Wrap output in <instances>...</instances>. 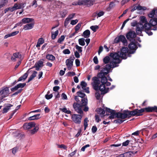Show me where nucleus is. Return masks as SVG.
<instances>
[{"label":"nucleus","instance_id":"f257e3e1","mask_svg":"<svg viewBox=\"0 0 157 157\" xmlns=\"http://www.w3.org/2000/svg\"><path fill=\"white\" fill-rule=\"evenodd\" d=\"M128 48L126 47H123L121 48V52H118V53H111L110 54V56L112 57L114 60L117 61H114L110 62L111 63L113 64V68L117 67L119 66L118 64L120 63L121 61L119 58H121L122 59H126L127 58V54H129Z\"/></svg>","mask_w":157,"mask_h":157},{"label":"nucleus","instance_id":"f03ea898","mask_svg":"<svg viewBox=\"0 0 157 157\" xmlns=\"http://www.w3.org/2000/svg\"><path fill=\"white\" fill-rule=\"evenodd\" d=\"M113 66L111 65L106 64L105 67L101 68L102 70L98 74V78H101V82L102 84L105 85L107 82V79L105 75H107L110 72V70L111 68H113Z\"/></svg>","mask_w":157,"mask_h":157},{"label":"nucleus","instance_id":"7ed1b4c3","mask_svg":"<svg viewBox=\"0 0 157 157\" xmlns=\"http://www.w3.org/2000/svg\"><path fill=\"white\" fill-rule=\"evenodd\" d=\"M157 24V18H154L151 19L150 21V23L148 22L145 23L144 25H142L143 29L144 31L149 36L152 35L153 33L151 32V27H154L155 29H153L154 30H155L157 28L156 27V25Z\"/></svg>","mask_w":157,"mask_h":157},{"label":"nucleus","instance_id":"20e7f679","mask_svg":"<svg viewBox=\"0 0 157 157\" xmlns=\"http://www.w3.org/2000/svg\"><path fill=\"white\" fill-rule=\"evenodd\" d=\"M73 107L75 111L78 113L81 114H83V112L82 109L85 112L88 111L89 109L86 102H74L73 105Z\"/></svg>","mask_w":157,"mask_h":157},{"label":"nucleus","instance_id":"39448f33","mask_svg":"<svg viewBox=\"0 0 157 157\" xmlns=\"http://www.w3.org/2000/svg\"><path fill=\"white\" fill-rule=\"evenodd\" d=\"M95 79H96L97 80H98V81H99V82H98V83H97L96 85L98 86V90L100 91L101 92V94H104L108 92L109 90V88H106L105 85H103L101 84L100 86H99V85L100 83V81L98 78L96 77H94L92 78V80L94 81L93 83V88H94V86L95 84Z\"/></svg>","mask_w":157,"mask_h":157},{"label":"nucleus","instance_id":"423d86ee","mask_svg":"<svg viewBox=\"0 0 157 157\" xmlns=\"http://www.w3.org/2000/svg\"><path fill=\"white\" fill-rule=\"evenodd\" d=\"M126 114L127 115V118H129L132 116H140L143 115L142 113L144 112L143 109H135L133 111H130L128 110H126Z\"/></svg>","mask_w":157,"mask_h":157},{"label":"nucleus","instance_id":"0eeeda50","mask_svg":"<svg viewBox=\"0 0 157 157\" xmlns=\"http://www.w3.org/2000/svg\"><path fill=\"white\" fill-rule=\"evenodd\" d=\"M77 95L75 96V99L77 102H83L88 104V100L86 94L81 91H79L76 93Z\"/></svg>","mask_w":157,"mask_h":157},{"label":"nucleus","instance_id":"6e6552de","mask_svg":"<svg viewBox=\"0 0 157 157\" xmlns=\"http://www.w3.org/2000/svg\"><path fill=\"white\" fill-rule=\"evenodd\" d=\"M83 114H73L71 116V119L75 124H79L81 123Z\"/></svg>","mask_w":157,"mask_h":157},{"label":"nucleus","instance_id":"1a4fd4ad","mask_svg":"<svg viewBox=\"0 0 157 157\" xmlns=\"http://www.w3.org/2000/svg\"><path fill=\"white\" fill-rule=\"evenodd\" d=\"M120 41L122 42L124 45H127V40L124 36L120 35L116 37L114 40V42L115 43H118Z\"/></svg>","mask_w":157,"mask_h":157},{"label":"nucleus","instance_id":"9d476101","mask_svg":"<svg viewBox=\"0 0 157 157\" xmlns=\"http://www.w3.org/2000/svg\"><path fill=\"white\" fill-rule=\"evenodd\" d=\"M126 36L128 40L131 41L133 39L135 40L134 38L136 37V34L135 31L130 30L126 34Z\"/></svg>","mask_w":157,"mask_h":157},{"label":"nucleus","instance_id":"9b49d317","mask_svg":"<svg viewBox=\"0 0 157 157\" xmlns=\"http://www.w3.org/2000/svg\"><path fill=\"white\" fill-rule=\"evenodd\" d=\"M128 47L130 49L129 54H133L137 48L136 44L133 41L131 42L128 45Z\"/></svg>","mask_w":157,"mask_h":157},{"label":"nucleus","instance_id":"f8f14e48","mask_svg":"<svg viewBox=\"0 0 157 157\" xmlns=\"http://www.w3.org/2000/svg\"><path fill=\"white\" fill-rule=\"evenodd\" d=\"M95 84L94 86V89L96 91L95 93V97L97 99L99 100L101 97L100 94V93L99 91L98 90V86L97 85H96V84H97V83H98V82H99L96 79H95Z\"/></svg>","mask_w":157,"mask_h":157},{"label":"nucleus","instance_id":"ddd939ff","mask_svg":"<svg viewBox=\"0 0 157 157\" xmlns=\"http://www.w3.org/2000/svg\"><path fill=\"white\" fill-rule=\"evenodd\" d=\"M16 58H18L20 60H22V56L19 52L15 53L13 54L11 57V60L15 62L16 60Z\"/></svg>","mask_w":157,"mask_h":157},{"label":"nucleus","instance_id":"4468645a","mask_svg":"<svg viewBox=\"0 0 157 157\" xmlns=\"http://www.w3.org/2000/svg\"><path fill=\"white\" fill-rule=\"evenodd\" d=\"M36 124L34 122H31L29 123H25L23 125V128L25 129H29L35 127Z\"/></svg>","mask_w":157,"mask_h":157},{"label":"nucleus","instance_id":"2eb2a0df","mask_svg":"<svg viewBox=\"0 0 157 157\" xmlns=\"http://www.w3.org/2000/svg\"><path fill=\"white\" fill-rule=\"evenodd\" d=\"M44 59H41L36 63L34 67L36 68V71L40 70V67H42L44 66Z\"/></svg>","mask_w":157,"mask_h":157},{"label":"nucleus","instance_id":"dca6fc26","mask_svg":"<svg viewBox=\"0 0 157 157\" xmlns=\"http://www.w3.org/2000/svg\"><path fill=\"white\" fill-rule=\"evenodd\" d=\"M142 109H144V112L145 111L147 112H155L157 113V106H154L153 107L149 106Z\"/></svg>","mask_w":157,"mask_h":157},{"label":"nucleus","instance_id":"f3484780","mask_svg":"<svg viewBox=\"0 0 157 157\" xmlns=\"http://www.w3.org/2000/svg\"><path fill=\"white\" fill-rule=\"evenodd\" d=\"M116 117L117 118H121V119H124L127 118V115L126 114L125 110H124L123 113H120V112L116 113Z\"/></svg>","mask_w":157,"mask_h":157},{"label":"nucleus","instance_id":"a211bd4d","mask_svg":"<svg viewBox=\"0 0 157 157\" xmlns=\"http://www.w3.org/2000/svg\"><path fill=\"white\" fill-rule=\"evenodd\" d=\"M9 92V89L6 87L0 91V95H2V98H4L8 94Z\"/></svg>","mask_w":157,"mask_h":157},{"label":"nucleus","instance_id":"6ab92c4d","mask_svg":"<svg viewBox=\"0 0 157 157\" xmlns=\"http://www.w3.org/2000/svg\"><path fill=\"white\" fill-rule=\"evenodd\" d=\"M155 15L157 17V8H155L151 11L148 14V16L152 19L153 18Z\"/></svg>","mask_w":157,"mask_h":157},{"label":"nucleus","instance_id":"aec40b11","mask_svg":"<svg viewBox=\"0 0 157 157\" xmlns=\"http://www.w3.org/2000/svg\"><path fill=\"white\" fill-rule=\"evenodd\" d=\"M73 61L71 60L70 59H67L66 60V65L68 70H70L72 68L73 65Z\"/></svg>","mask_w":157,"mask_h":157},{"label":"nucleus","instance_id":"412c9836","mask_svg":"<svg viewBox=\"0 0 157 157\" xmlns=\"http://www.w3.org/2000/svg\"><path fill=\"white\" fill-rule=\"evenodd\" d=\"M136 34L137 35L140 36H143V35L142 34V31H144V30L143 29V27L142 26L141 27H140L138 26H136Z\"/></svg>","mask_w":157,"mask_h":157},{"label":"nucleus","instance_id":"4be33fe9","mask_svg":"<svg viewBox=\"0 0 157 157\" xmlns=\"http://www.w3.org/2000/svg\"><path fill=\"white\" fill-rule=\"evenodd\" d=\"M34 26V24L31 23L27 24L24 26L23 29L26 30L32 29Z\"/></svg>","mask_w":157,"mask_h":157},{"label":"nucleus","instance_id":"5701e85b","mask_svg":"<svg viewBox=\"0 0 157 157\" xmlns=\"http://www.w3.org/2000/svg\"><path fill=\"white\" fill-rule=\"evenodd\" d=\"M29 73V70L27 71L22 76L19 78L18 82L21 81L22 80H25L27 77Z\"/></svg>","mask_w":157,"mask_h":157},{"label":"nucleus","instance_id":"b1692460","mask_svg":"<svg viewBox=\"0 0 157 157\" xmlns=\"http://www.w3.org/2000/svg\"><path fill=\"white\" fill-rule=\"evenodd\" d=\"M13 106V105H12L10 104H7V105L5 106V107H4L2 110V113H4L7 112L10 109V107Z\"/></svg>","mask_w":157,"mask_h":157},{"label":"nucleus","instance_id":"393cba45","mask_svg":"<svg viewBox=\"0 0 157 157\" xmlns=\"http://www.w3.org/2000/svg\"><path fill=\"white\" fill-rule=\"evenodd\" d=\"M40 114L35 115L28 117V120L29 121H32L38 120L40 118Z\"/></svg>","mask_w":157,"mask_h":157},{"label":"nucleus","instance_id":"a878e982","mask_svg":"<svg viewBox=\"0 0 157 157\" xmlns=\"http://www.w3.org/2000/svg\"><path fill=\"white\" fill-rule=\"evenodd\" d=\"M34 21L33 19L30 18H24L21 20L22 22L24 24L29 23Z\"/></svg>","mask_w":157,"mask_h":157},{"label":"nucleus","instance_id":"bb28decb","mask_svg":"<svg viewBox=\"0 0 157 157\" xmlns=\"http://www.w3.org/2000/svg\"><path fill=\"white\" fill-rule=\"evenodd\" d=\"M90 31L88 29L85 30L82 33V36L85 38H88L90 37Z\"/></svg>","mask_w":157,"mask_h":157},{"label":"nucleus","instance_id":"cd10ccee","mask_svg":"<svg viewBox=\"0 0 157 157\" xmlns=\"http://www.w3.org/2000/svg\"><path fill=\"white\" fill-rule=\"evenodd\" d=\"M103 62L105 64H107L109 62L110 64L109 65H111L112 66H113L112 63H111L110 62H113V61H110V57L109 56H106L103 59Z\"/></svg>","mask_w":157,"mask_h":157},{"label":"nucleus","instance_id":"c85d7f7f","mask_svg":"<svg viewBox=\"0 0 157 157\" xmlns=\"http://www.w3.org/2000/svg\"><path fill=\"white\" fill-rule=\"evenodd\" d=\"M16 5H14L12 7H9L5 9L4 10V13H6L9 11L12 12L16 10Z\"/></svg>","mask_w":157,"mask_h":157},{"label":"nucleus","instance_id":"c756f323","mask_svg":"<svg viewBox=\"0 0 157 157\" xmlns=\"http://www.w3.org/2000/svg\"><path fill=\"white\" fill-rule=\"evenodd\" d=\"M26 4L25 3H20L19 5H18L17 3H15L14 5H16V10L20 9H23L25 6Z\"/></svg>","mask_w":157,"mask_h":157},{"label":"nucleus","instance_id":"7c9ffc66","mask_svg":"<svg viewBox=\"0 0 157 157\" xmlns=\"http://www.w3.org/2000/svg\"><path fill=\"white\" fill-rule=\"evenodd\" d=\"M46 58L49 60L54 61L56 59L55 57L51 54H48L46 56Z\"/></svg>","mask_w":157,"mask_h":157},{"label":"nucleus","instance_id":"2f4dec72","mask_svg":"<svg viewBox=\"0 0 157 157\" xmlns=\"http://www.w3.org/2000/svg\"><path fill=\"white\" fill-rule=\"evenodd\" d=\"M95 0H86V5L88 6L93 5L95 2Z\"/></svg>","mask_w":157,"mask_h":157},{"label":"nucleus","instance_id":"473e14b6","mask_svg":"<svg viewBox=\"0 0 157 157\" xmlns=\"http://www.w3.org/2000/svg\"><path fill=\"white\" fill-rule=\"evenodd\" d=\"M8 2V0H1L0 9L6 6Z\"/></svg>","mask_w":157,"mask_h":157},{"label":"nucleus","instance_id":"72a5a7b5","mask_svg":"<svg viewBox=\"0 0 157 157\" xmlns=\"http://www.w3.org/2000/svg\"><path fill=\"white\" fill-rule=\"evenodd\" d=\"M59 33V31L57 30L55 32H52L51 38L52 40L55 39Z\"/></svg>","mask_w":157,"mask_h":157},{"label":"nucleus","instance_id":"f704fd0d","mask_svg":"<svg viewBox=\"0 0 157 157\" xmlns=\"http://www.w3.org/2000/svg\"><path fill=\"white\" fill-rule=\"evenodd\" d=\"M140 18L141 21V23L140 24V25H143L144 23V24L145 23L148 22L147 20L146 19V17L144 16H141Z\"/></svg>","mask_w":157,"mask_h":157},{"label":"nucleus","instance_id":"c9c22d12","mask_svg":"<svg viewBox=\"0 0 157 157\" xmlns=\"http://www.w3.org/2000/svg\"><path fill=\"white\" fill-rule=\"evenodd\" d=\"M34 128L33 129H31L29 130L30 132L32 135L36 133L39 129L38 127L37 126Z\"/></svg>","mask_w":157,"mask_h":157},{"label":"nucleus","instance_id":"e433bc0d","mask_svg":"<svg viewBox=\"0 0 157 157\" xmlns=\"http://www.w3.org/2000/svg\"><path fill=\"white\" fill-rule=\"evenodd\" d=\"M132 154H134V151H130L123 153L124 157H132Z\"/></svg>","mask_w":157,"mask_h":157},{"label":"nucleus","instance_id":"4c0bfd02","mask_svg":"<svg viewBox=\"0 0 157 157\" xmlns=\"http://www.w3.org/2000/svg\"><path fill=\"white\" fill-rule=\"evenodd\" d=\"M116 111L115 110H113L110 113V115L109 117V118L112 119L116 118Z\"/></svg>","mask_w":157,"mask_h":157},{"label":"nucleus","instance_id":"58836bf2","mask_svg":"<svg viewBox=\"0 0 157 157\" xmlns=\"http://www.w3.org/2000/svg\"><path fill=\"white\" fill-rule=\"evenodd\" d=\"M60 110L63 112L67 114H71V112L69 110H67L66 107L60 109Z\"/></svg>","mask_w":157,"mask_h":157},{"label":"nucleus","instance_id":"ea45409f","mask_svg":"<svg viewBox=\"0 0 157 157\" xmlns=\"http://www.w3.org/2000/svg\"><path fill=\"white\" fill-rule=\"evenodd\" d=\"M84 41L85 39L84 38L79 39L78 40L79 44L81 46H84L85 45Z\"/></svg>","mask_w":157,"mask_h":157},{"label":"nucleus","instance_id":"a19ab883","mask_svg":"<svg viewBox=\"0 0 157 157\" xmlns=\"http://www.w3.org/2000/svg\"><path fill=\"white\" fill-rule=\"evenodd\" d=\"M86 0H78L76 4L78 5H86Z\"/></svg>","mask_w":157,"mask_h":157},{"label":"nucleus","instance_id":"79ce46f5","mask_svg":"<svg viewBox=\"0 0 157 157\" xmlns=\"http://www.w3.org/2000/svg\"><path fill=\"white\" fill-rule=\"evenodd\" d=\"M82 24V23L81 22L79 23L75 27V33H78V31L79 29L80 28Z\"/></svg>","mask_w":157,"mask_h":157},{"label":"nucleus","instance_id":"37998d69","mask_svg":"<svg viewBox=\"0 0 157 157\" xmlns=\"http://www.w3.org/2000/svg\"><path fill=\"white\" fill-rule=\"evenodd\" d=\"M99 28V26L97 25H93L90 27V29L94 32H96Z\"/></svg>","mask_w":157,"mask_h":157},{"label":"nucleus","instance_id":"c03bdc74","mask_svg":"<svg viewBox=\"0 0 157 157\" xmlns=\"http://www.w3.org/2000/svg\"><path fill=\"white\" fill-rule=\"evenodd\" d=\"M125 120H122L120 119L114 120L113 122V123L116 124H121Z\"/></svg>","mask_w":157,"mask_h":157},{"label":"nucleus","instance_id":"a18cd8bd","mask_svg":"<svg viewBox=\"0 0 157 157\" xmlns=\"http://www.w3.org/2000/svg\"><path fill=\"white\" fill-rule=\"evenodd\" d=\"M98 113L101 115H103L105 113V111L101 108H100L98 110Z\"/></svg>","mask_w":157,"mask_h":157},{"label":"nucleus","instance_id":"49530a36","mask_svg":"<svg viewBox=\"0 0 157 157\" xmlns=\"http://www.w3.org/2000/svg\"><path fill=\"white\" fill-rule=\"evenodd\" d=\"M65 38V36L64 35H62L60 38L58 39L57 40V42L61 43L63 41Z\"/></svg>","mask_w":157,"mask_h":157},{"label":"nucleus","instance_id":"de8ad7c7","mask_svg":"<svg viewBox=\"0 0 157 157\" xmlns=\"http://www.w3.org/2000/svg\"><path fill=\"white\" fill-rule=\"evenodd\" d=\"M80 85L82 86V89H84V87H86L87 86V84L84 81H83L81 82Z\"/></svg>","mask_w":157,"mask_h":157},{"label":"nucleus","instance_id":"09e8293b","mask_svg":"<svg viewBox=\"0 0 157 157\" xmlns=\"http://www.w3.org/2000/svg\"><path fill=\"white\" fill-rule=\"evenodd\" d=\"M75 47L76 49L78 50V52L79 53H82V47H81L78 46L77 45H76Z\"/></svg>","mask_w":157,"mask_h":157},{"label":"nucleus","instance_id":"8fccbe9b","mask_svg":"<svg viewBox=\"0 0 157 157\" xmlns=\"http://www.w3.org/2000/svg\"><path fill=\"white\" fill-rule=\"evenodd\" d=\"M137 9L138 10H145L146 9V8L145 7H143L140 5H138L137 6Z\"/></svg>","mask_w":157,"mask_h":157},{"label":"nucleus","instance_id":"3c124183","mask_svg":"<svg viewBox=\"0 0 157 157\" xmlns=\"http://www.w3.org/2000/svg\"><path fill=\"white\" fill-rule=\"evenodd\" d=\"M26 84L25 83H20L17 85L18 87V89L19 88H24L25 86L26 85Z\"/></svg>","mask_w":157,"mask_h":157},{"label":"nucleus","instance_id":"603ef678","mask_svg":"<svg viewBox=\"0 0 157 157\" xmlns=\"http://www.w3.org/2000/svg\"><path fill=\"white\" fill-rule=\"evenodd\" d=\"M22 89H20L18 90L17 92H15L11 96V97H13L14 95H17L18 94L20 93L22 91Z\"/></svg>","mask_w":157,"mask_h":157},{"label":"nucleus","instance_id":"864d4df0","mask_svg":"<svg viewBox=\"0 0 157 157\" xmlns=\"http://www.w3.org/2000/svg\"><path fill=\"white\" fill-rule=\"evenodd\" d=\"M77 150L76 149L73 152H72L71 153H70L69 154V155H68V157H72L73 156H74L75 154L77 152Z\"/></svg>","mask_w":157,"mask_h":157},{"label":"nucleus","instance_id":"5fc2aeb1","mask_svg":"<svg viewBox=\"0 0 157 157\" xmlns=\"http://www.w3.org/2000/svg\"><path fill=\"white\" fill-rule=\"evenodd\" d=\"M92 132L93 133H95L97 131V128L96 126H94L92 127Z\"/></svg>","mask_w":157,"mask_h":157},{"label":"nucleus","instance_id":"6e6d98bb","mask_svg":"<svg viewBox=\"0 0 157 157\" xmlns=\"http://www.w3.org/2000/svg\"><path fill=\"white\" fill-rule=\"evenodd\" d=\"M130 19L129 18H128L126 20L124 21V22H123V23L122 24V26L121 28V29H123L124 26H125V25L126 24V23Z\"/></svg>","mask_w":157,"mask_h":157},{"label":"nucleus","instance_id":"4d7b16f0","mask_svg":"<svg viewBox=\"0 0 157 157\" xmlns=\"http://www.w3.org/2000/svg\"><path fill=\"white\" fill-rule=\"evenodd\" d=\"M18 147H15L12 149V153L13 154H15L17 151H18Z\"/></svg>","mask_w":157,"mask_h":157},{"label":"nucleus","instance_id":"13d9d810","mask_svg":"<svg viewBox=\"0 0 157 157\" xmlns=\"http://www.w3.org/2000/svg\"><path fill=\"white\" fill-rule=\"evenodd\" d=\"M89 121L88 120V118L87 117H86L84 120V126H88V122Z\"/></svg>","mask_w":157,"mask_h":157},{"label":"nucleus","instance_id":"bf43d9fd","mask_svg":"<svg viewBox=\"0 0 157 157\" xmlns=\"http://www.w3.org/2000/svg\"><path fill=\"white\" fill-rule=\"evenodd\" d=\"M70 52L68 49H65L63 51V53L65 54H69L70 53Z\"/></svg>","mask_w":157,"mask_h":157},{"label":"nucleus","instance_id":"052dcab7","mask_svg":"<svg viewBox=\"0 0 157 157\" xmlns=\"http://www.w3.org/2000/svg\"><path fill=\"white\" fill-rule=\"evenodd\" d=\"M130 142V141L129 140H126L125 141L123 142L122 143V146H127L129 144V143Z\"/></svg>","mask_w":157,"mask_h":157},{"label":"nucleus","instance_id":"680f3d73","mask_svg":"<svg viewBox=\"0 0 157 157\" xmlns=\"http://www.w3.org/2000/svg\"><path fill=\"white\" fill-rule=\"evenodd\" d=\"M53 96V95L52 94H50L49 95L48 94H47L45 95V97L48 100L49 99L51 98Z\"/></svg>","mask_w":157,"mask_h":157},{"label":"nucleus","instance_id":"e2e57ef3","mask_svg":"<svg viewBox=\"0 0 157 157\" xmlns=\"http://www.w3.org/2000/svg\"><path fill=\"white\" fill-rule=\"evenodd\" d=\"M69 21L70 20L68 19V18H66L65 19L64 23V26L65 27H66L68 24L69 23Z\"/></svg>","mask_w":157,"mask_h":157},{"label":"nucleus","instance_id":"0e129e2a","mask_svg":"<svg viewBox=\"0 0 157 157\" xmlns=\"http://www.w3.org/2000/svg\"><path fill=\"white\" fill-rule=\"evenodd\" d=\"M75 15V13H72L71 14H70L69 15L68 17L67 18H68V19L70 20L71 19L74 18Z\"/></svg>","mask_w":157,"mask_h":157},{"label":"nucleus","instance_id":"69168bd1","mask_svg":"<svg viewBox=\"0 0 157 157\" xmlns=\"http://www.w3.org/2000/svg\"><path fill=\"white\" fill-rule=\"evenodd\" d=\"M78 21V20L77 19H75V20H72L71 21V24L72 25H75Z\"/></svg>","mask_w":157,"mask_h":157},{"label":"nucleus","instance_id":"338daca9","mask_svg":"<svg viewBox=\"0 0 157 157\" xmlns=\"http://www.w3.org/2000/svg\"><path fill=\"white\" fill-rule=\"evenodd\" d=\"M67 75L68 76H74L75 75V73L73 71L69 72L67 73Z\"/></svg>","mask_w":157,"mask_h":157},{"label":"nucleus","instance_id":"774afa93","mask_svg":"<svg viewBox=\"0 0 157 157\" xmlns=\"http://www.w3.org/2000/svg\"><path fill=\"white\" fill-rule=\"evenodd\" d=\"M37 42L38 43H39L40 44H43L44 42V39L43 38H39L38 39Z\"/></svg>","mask_w":157,"mask_h":157}]
</instances>
